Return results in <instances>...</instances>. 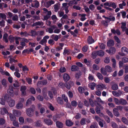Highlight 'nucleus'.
Returning a JSON list of instances; mask_svg holds the SVG:
<instances>
[{
    "label": "nucleus",
    "mask_w": 128,
    "mask_h": 128,
    "mask_svg": "<svg viewBox=\"0 0 128 128\" xmlns=\"http://www.w3.org/2000/svg\"><path fill=\"white\" fill-rule=\"evenodd\" d=\"M4 98L5 100L7 101L10 106L12 107L14 106L15 102V100L12 99L8 94H6Z\"/></svg>",
    "instance_id": "obj_1"
},
{
    "label": "nucleus",
    "mask_w": 128,
    "mask_h": 128,
    "mask_svg": "<svg viewBox=\"0 0 128 128\" xmlns=\"http://www.w3.org/2000/svg\"><path fill=\"white\" fill-rule=\"evenodd\" d=\"M35 109V107L34 105H32L30 108L27 109L26 112L27 115L29 117H32L34 115Z\"/></svg>",
    "instance_id": "obj_2"
},
{
    "label": "nucleus",
    "mask_w": 128,
    "mask_h": 128,
    "mask_svg": "<svg viewBox=\"0 0 128 128\" xmlns=\"http://www.w3.org/2000/svg\"><path fill=\"white\" fill-rule=\"evenodd\" d=\"M104 54V52L102 50L94 52H92V55L93 58H95L98 55L99 56H103Z\"/></svg>",
    "instance_id": "obj_3"
},
{
    "label": "nucleus",
    "mask_w": 128,
    "mask_h": 128,
    "mask_svg": "<svg viewBox=\"0 0 128 128\" xmlns=\"http://www.w3.org/2000/svg\"><path fill=\"white\" fill-rule=\"evenodd\" d=\"M14 88L12 85H10L9 87V88L7 90L9 94V95H10L12 97H13L14 95V94L13 90V88Z\"/></svg>",
    "instance_id": "obj_4"
},
{
    "label": "nucleus",
    "mask_w": 128,
    "mask_h": 128,
    "mask_svg": "<svg viewBox=\"0 0 128 128\" xmlns=\"http://www.w3.org/2000/svg\"><path fill=\"white\" fill-rule=\"evenodd\" d=\"M44 122L45 124L48 126L52 125L53 124V122L51 120L47 118L44 119Z\"/></svg>",
    "instance_id": "obj_5"
},
{
    "label": "nucleus",
    "mask_w": 128,
    "mask_h": 128,
    "mask_svg": "<svg viewBox=\"0 0 128 128\" xmlns=\"http://www.w3.org/2000/svg\"><path fill=\"white\" fill-rule=\"evenodd\" d=\"M106 51L110 54H113L115 53L116 49L114 47H111L110 48L109 50H106Z\"/></svg>",
    "instance_id": "obj_6"
},
{
    "label": "nucleus",
    "mask_w": 128,
    "mask_h": 128,
    "mask_svg": "<svg viewBox=\"0 0 128 128\" xmlns=\"http://www.w3.org/2000/svg\"><path fill=\"white\" fill-rule=\"evenodd\" d=\"M55 3V1L52 0H49L45 2L44 3L45 6L46 8H48L52 4H53Z\"/></svg>",
    "instance_id": "obj_7"
},
{
    "label": "nucleus",
    "mask_w": 128,
    "mask_h": 128,
    "mask_svg": "<svg viewBox=\"0 0 128 128\" xmlns=\"http://www.w3.org/2000/svg\"><path fill=\"white\" fill-rule=\"evenodd\" d=\"M40 4L36 0L34 1L33 3L32 4V6L33 7L38 8Z\"/></svg>",
    "instance_id": "obj_8"
},
{
    "label": "nucleus",
    "mask_w": 128,
    "mask_h": 128,
    "mask_svg": "<svg viewBox=\"0 0 128 128\" xmlns=\"http://www.w3.org/2000/svg\"><path fill=\"white\" fill-rule=\"evenodd\" d=\"M47 82V80H46L42 81H39L37 82V85L38 86L39 85H45L46 84Z\"/></svg>",
    "instance_id": "obj_9"
},
{
    "label": "nucleus",
    "mask_w": 128,
    "mask_h": 128,
    "mask_svg": "<svg viewBox=\"0 0 128 128\" xmlns=\"http://www.w3.org/2000/svg\"><path fill=\"white\" fill-rule=\"evenodd\" d=\"M35 126L37 127H41L42 126V122L40 120H38L35 122Z\"/></svg>",
    "instance_id": "obj_10"
},
{
    "label": "nucleus",
    "mask_w": 128,
    "mask_h": 128,
    "mask_svg": "<svg viewBox=\"0 0 128 128\" xmlns=\"http://www.w3.org/2000/svg\"><path fill=\"white\" fill-rule=\"evenodd\" d=\"M63 78L64 80L66 82L68 81L70 78V76L67 73H65L64 74Z\"/></svg>",
    "instance_id": "obj_11"
},
{
    "label": "nucleus",
    "mask_w": 128,
    "mask_h": 128,
    "mask_svg": "<svg viewBox=\"0 0 128 128\" xmlns=\"http://www.w3.org/2000/svg\"><path fill=\"white\" fill-rule=\"evenodd\" d=\"M57 27L54 25L52 26L51 27L48 28V32L49 33H52L53 32V30L56 28Z\"/></svg>",
    "instance_id": "obj_12"
},
{
    "label": "nucleus",
    "mask_w": 128,
    "mask_h": 128,
    "mask_svg": "<svg viewBox=\"0 0 128 128\" xmlns=\"http://www.w3.org/2000/svg\"><path fill=\"white\" fill-rule=\"evenodd\" d=\"M79 69V67L75 65L72 66L71 67V70L72 72L78 70Z\"/></svg>",
    "instance_id": "obj_13"
},
{
    "label": "nucleus",
    "mask_w": 128,
    "mask_h": 128,
    "mask_svg": "<svg viewBox=\"0 0 128 128\" xmlns=\"http://www.w3.org/2000/svg\"><path fill=\"white\" fill-rule=\"evenodd\" d=\"M13 114L15 116H19L21 114V112L20 111L17 110H13Z\"/></svg>",
    "instance_id": "obj_14"
},
{
    "label": "nucleus",
    "mask_w": 128,
    "mask_h": 128,
    "mask_svg": "<svg viewBox=\"0 0 128 128\" xmlns=\"http://www.w3.org/2000/svg\"><path fill=\"white\" fill-rule=\"evenodd\" d=\"M121 51L124 54H128V49L125 47L122 48Z\"/></svg>",
    "instance_id": "obj_15"
},
{
    "label": "nucleus",
    "mask_w": 128,
    "mask_h": 128,
    "mask_svg": "<svg viewBox=\"0 0 128 128\" xmlns=\"http://www.w3.org/2000/svg\"><path fill=\"white\" fill-rule=\"evenodd\" d=\"M56 126L58 128H62L63 126V124L60 121H56Z\"/></svg>",
    "instance_id": "obj_16"
},
{
    "label": "nucleus",
    "mask_w": 128,
    "mask_h": 128,
    "mask_svg": "<svg viewBox=\"0 0 128 128\" xmlns=\"http://www.w3.org/2000/svg\"><path fill=\"white\" fill-rule=\"evenodd\" d=\"M96 86V84L94 82L90 83L88 84V87L92 90L94 89V88Z\"/></svg>",
    "instance_id": "obj_17"
},
{
    "label": "nucleus",
    "mask_w": 128,
    "mask_h": 128,
    "mask_svg": "<svg viewBox=\"0 0 128 128\" xmlns=\"http://www.w3.org/2000/svg\"><path fill=\"white\" fill-rule=\"evenodd\" d=\"M105 69L108 72H110L112 71V68L109 65L106 66L105 67Z\"/></svg>",
    "instance_id": "obj_18"
},
{
    "label": "nucleus",
    "mask_w": 128,
    "mask_h": 128,
    "mask_svg": "<svg viewBox=\"0 0 128 128\" xmlns=\"http://www.w3.org/2000/svg\"><path fill=\"white\" fill-rule=\"evenodd\" d=\"M23 107V104L20 102H18L16 106V108L18 109H22Z\"/></svg>",
    "instance_id": "obj_19"
},
{
    "label": "nucleus",
    "mask_w": 128,
    "mask_h": 128,
    "mask_svg": "<svg viewBox=\"0 0 128 128\" xmlns=\"http://www.w3.org/2000/svg\"><path fill=\"white\" fill-rule=\"evenodd\" d=\"M97 88L99 90H102L104 89H106L105 85L102 84H100L98 85L97 86Z\"/></svg>",
    "instance_id": "obj_20"
},
{
    "label": "nucleus",
    "mask_w": 128,
    "mask_h": 128,
    "mask_svg": "<svg viewBox=\"0 0 128 128\" xmlns=\"http://www.w3.org/2000/svg\"><path fill=\"white\" fill-rule=\"evenodd\" d=\"M113 113L116 116H118L120 115L119 113L118 112V109L116 108H114L113 110Z\"/></svg>",
    "instance_id": "obj_21"
},
{
    "label": "nucleus",
    "mask_w": 128,
    "mask_h": 128,
    "mask_svg": "<svg viewBox=\"0 0 128 128\" xmlns=\"http://www.w3.org/2000/svg\"><path fill=\"white\" fill-rule=\"evenodd\" d=\"M120 104H121L122 105H126L127 103L126 100L123 98H120Z\"/></svg>",
    "instance_id": "obj_22"
},
{
    "label": "nucleus",
    "mask_w": 128,
    "mask_h": 128,
    "mask_svg": "<svg viewBox=\"0 0 128 128\" xmlns=\"http://www.w3.org/2000/svg\"><path fill=\"white\" fill-rule=\"evenodd\" d=\"M87 41L89 44H90L93 43L94 42V40L92 36H89L88 38Z\"/></svg>",
    "instance_id": "obj_23"
},
{
    "label": "nucleus",
    "mask_w": 128,
    "mask_h": 128,
    "mask_svg": "<svg viewBox=\"0 0 128 128\" xmlns=\"http://www.w3.org/2000/svg\"><path fill=\"white\" fill-rule=\"evenodd\" d=\"M66 126H71L73 124V122L70 120H67L66 122Z\"/></svg>",
    "instance_id": "obj_24"
},
{
    "label": "nucleus",
    "mask_w": 128,
    "mask_h": 128,
    "mask_svg": "<svg viewBox=\"0 0 128 128\" xmlns=\"http://www.w3.org/2000/svg\"><path fill=\"white\" fill-rule=\"evenodd\" d=\"M78 3L76 0H72L70 2L68 5L70 6H72L73 4H76Z\"/></svg>",
    "instance_id": "obj_25"
},
{
    "label": "nucleus",
    "mask_w": 128,
    "mask_h": 128,
    "mask_svg": "<svg viewBox=\"0 0 128 128\" xmlns=\"http://www.w3.org/2000/svg\"><path fill=\"white\" fill-rule=\"evenodd\" d=\"M107 45L108 46H113L114 44V42L112 40H110L107 42Z\"/></svg>",
    "instance_id": "obj_26"
},
{
    "label": "nucleus",
    "mask_w": 128,
    "mask_h": 128,
    "mask_svg": "<svg viewBox=\"0 0 128 128\" xmlns=\"http://www.w3.org/2000/svg\"><path fill=\"white\" fill-rule=\"evenodd\" d=\"M100 72L104 76L107 74V71L103 68H102L100 69Z\"/></svg>",
    "instance_id": "obj_27"
},
{
    "label": "nucleus",
    "mask_w": 128,
    "mask_h": 128,
    "mask_svg": "<svg viewBox=\"0 0 128 128\" xmlns=\"http://www.w3.org/2000/svg\"><path fill=\"white\" fill-rule=\"evenodd\" d=\"M0 113L2 115H4L5 114L8 113L7 110L5 108H3L1 109Z\"/></svg>",
    "instance_id": "obj_28"
},
{
    "label": "nucleus",
    "mask_w": 128,
    "mask_h": 128,
    "mask_svg": "<svg viewBox=\"0 0 128 128\" xmlns=\"http://www.w3.org/2000/svg\"><path fill=\"white\" fill-rule=\"evenodd\" d=\"M9 116L10 118V120L13 122L16 120V118L13 115L11 114H9Z\"/></svg>",
    "instance_id": "obj_29"
},
{
    "label": "nucleus",
    "mask_w": 128,
    "mask_h": 128,
    "mask_svg": "<svg viewBox=\"0 0 128 128\" xmlns=\"http://www.w3.org/2000/svg\"><path fill=\"white\" fill-rule=\"evenodd\" d=\"M59 36L57 35H55L52 34L51 36L52 38L55 41H58L59 38Z\"/></svg>",
    "instance_id": "obj_30"
},
{
    "label": "nucleus",
    "mask_w": 128,
    "mask_h": 128,
    "mask_svg": "<svg viewBox=\"0 0 128 128\" xmlns=\"http://www.w3.org/2000/svg\"><path fill=\"white\" fill-rule=\"evenodd\" d=\"M126 3L124 1H122V3L119 4L118 6L120 8L122 9L123 8V7L126 6Z\"/></svg>",
    "instance_id": "obj_31"
},
{
    "label": "nucleus",
    "mask_w": 128,
    "mask_h": 128,
    "mask_svg": "<svg viewBox=\"0 0 128 128\" xmlns=\"http://www.w3.org/2000/svg\"><path fill=\"white\" fill-rule=\"evenodd\" d=\"M12 19L13 20L15 21H17L18 20V16L17 15L14 14L12 17Z\"/></svg>",
    "instance_id": "obj_32"
},
{
    "label": "nucleus",
    "mask_w": 128,
    "mask_h": 128,
    "mask_svg": "<svg viewBox=\"0 0 128 128\" xmlns=\"http://www.w3.org/2000/svg\"><path fill=\"white\" fill-rule=\"evenodd\" d=\"M8 37V35L6 33L4 34L3 36V40H4L6 42H8V40L7 39Z\"/></svg>",
    "instance_id": "obj_33"
},
{
    "label": "nucleus",
    "mask_w": 128,
    "mask_h": 128,
    "mask_svg": "<svg viewBox=\"0 0 128 128\" xmlns=\"http://www.w3.org/2000/svg\"><path fill=\"white\" fill-rule=\"evenodd\" d=\"M42 10L44 11L47 12V14H46V15L49 16L50 17L52 14V12L50 11H48L47 9L44 8H43Z\"/></svg>",
    "instance_id": "obj_34"
},
{
    "label": "nucleus",
    "mask_w": 128,
    "mask_h": 128,
    "mask_svg": "<svg viewBox=\"0 0 128 128\" xmlns=\"http://www.w3.org/2000/svg\"><path fill=\"white\" fill-rule=\"evenodd\" d=\"M122 25L121 26V28L122 29V30L123 31H124L126 28V23L125 22H122Z\"/></svg>",
    "instance_id": "obj_35"
},
{
    "label": "nucleus",
    "mask_w": 128,
    "mask_h": 128,
    "mask_svg": "<svg viewBox=\"0 0 128 128\" xmlns=\"http://www.w3.org/2000/svg\"><path fill=\"white\" fill-rule=\"evenodd\" d=\"M6 16L4 13H0V18H1L3 20H5L6 19Z\"/></svg>",
    "instance_id": "obj_36"
},
{
    "label": "nucleus",
    "mask_w": 128,
    "mask_h": 128,
    "mask_svg": "<svg viewBox=\"0 0 128 128\" xmlns=\"http://www.w3.org/2000/svg\"><path fill=\"white\" fill-rule=\"evenodd\" d=\"M1 82L2 84L5 88L7 87V83L6 80L5 79H3L2 81Z\"/></svg>",
    "instance_id": "obj_37"
},
{
    "label": "nucleus",
    "mask_w": 128,
    "mask_h": 128,
    "mask_svg": "<svg viewBox=\"0 0 128 128\" xmlns=\"http://www.w3.org/2000/svg\"><path fill=\"white\" fill-rule=\"evenodd\" d=\"M20 34L22 36H24L25 37H28L29 35L26 31H25L24 32H21Z\"/></svg>",
    "instance_id": "obj_38"
},
{
    "label": "nucleus",
    "mask_w": 128,
    "mask_h": 128,
    "mask_svg": "<svg viewBox=\"0 0 128 128\" xmlns=\"http://www.w3.org/2000/svg\"><path fill=\"white\" fill-rule=\"evenodd\" d=\"M57 101L58 103L60 104H63V101L61 98L58 97L57 98Z\"/></svg>",
    "instance_id": "obj_39"
},
{
    "label": "nucleus",
    "mask_w": 128,
    "mask_h": 128,
    "mask_svg": "<svg viewBox=\"0 0 128 128\" xmlns=\"http://www.w3.org/2000/svg\"><path fill=\"white\" fill-rule=\"evenodd\" d=\"M112 94L114 96L116 97H119L120 96V94L116 91H112Z\"/></svg>",
    "instance_id": "obj_40"
},
{
    "label": "nucleus",
    "mask_w": 128,
    "mask_h": 128,
    "mask_svg": "<svg viewBox=\"0 0 128 128\" xmlns=\"http://www.w3.org/2000/svg\"><path fill=\"white\" fill-rule=\"evenodd\" d=\"M13 125L16 127H18L19 126V124L18 121L16 120L12 122Z\"/></svg>",
    "instance_id": "obj_41"
},
{
    "label": "nucleus",
    "mask_w": 128,
    "mask_h": 128,
    "mask_svg": "<svg viewBox=\"0 0 128 128\" xmlns=\"http://www.w3.org/2000/svg\"><path fill=\"white\" fill-rule=\"evenodd\" d=\"M54 9L55 12H57L59 8V6L57 4H54Z\"/></svg>",
    "instance_id": "obj_42"
},
{
    "label": "nucleus",
    "mask_w": 128,
    "mask_h": 128,
    "mask_svg": "<svg viewBox=\"0 0 128 128\" xmlns=\"http://www.w3.org/2000/svg\"><path fill=\"white\" fill-rule=\"evenodd\" d=\"M118 86L116 84H113L112 86V89L114 90H116L118 89Z\"/></svg>",
    "instance_id": "obj_43"
},
{
    "label": "nucleus",
    "mask_w": 128,
    "mask_h": 128,
    "mask_svg": "<svg viewBox=\"0 0 128 128\" xmlns=\"http://www.w3.org/2000/svg\"><path fill=\"white\" fill-rule=\"evenodd\" d=\"M110 7H112L113 8H116V5L114 2H110Z\"/></svg>",
    "instance_id": "obj_44"
},
{
    "label": "nucleus",
    "mask_w": 128,
    "mask_h": 128,
    "mask_svg": "<svg viewBox=\"0 0 128 128\" xmlns=\"http://www.w3.org/2000/svg\"><path fill=\"white\" fill-rule=\"evenodd\" d=\"M19 120L20 124H23L24 122V120L23 117H20L19 118Z\"/></svg>",
    "instance_id": "obj_45"
},
{
    "label": "nucleus",
    "mask_w": 128,
    "mask_h": 128,
    "mask_svg": "<svg viewBox=\"0 0 128 128\" xmlns=\"http://www.w3.org/2000/svg\"><path fill=\"white\" fill-rule=\"evenodd\" d=\"M97 76L100 80H102L103 79V76L100 73L98 72L97 73Z\"/></svg>",
    "instance_id": "obj_46"
},
{
    "label": "nucleus",
    "mask_w": 128,
    "mask_h": 128,
    "mask_svg": "<svg viewBox=\"0 0 128 128\" xmlns=\"http://www.w3.org/2000/svg\"><path fill=\"white\" fill-rule=\"evenodd\" d=\"M112 67L115 68L116 67V60L115 59L113 58L112 59Z\"/></svg>",
    "instance_id": "obj_47"
},
{
    "label": "nucleus",
    "mask_w": 128,
    "mask_h": 128,
    "mask_svg": "<svg viewBox=\"0 0 128 128\" xmlns=\"http://www.w3.org/2000/svg\"><path fill=\"white\" fill-rule=\"evenodd\" d=\"M98 124L96 122L93 123L90 127V128H97Z\"/></svg>",
    "instance_id": "obj_48"
},
{
    "label": "nucleus",
    "mask_w": 128,
    "mask_h": 128,
    "mask_svg": "<svg viewBox=\"0 0 128 128\" xmlns=\"http://www.w3.org/2000/svg\"><path fill=\"white\" fill-rule=\"evenodd\" d=\"M114 101L116 104L118 105H120V100H118V98H114Z\"/></svg>",
    "instance_id": "obj_49"
},
{
    "label": "nucleus",
    "mask_w": 128,
    "mask_h": 128,
    "mask_svg": "<svg viewBox=\"0 0 128 128\" xmlns=\"http://www.w3.org/2000/svg\"><path fill=\"white\" fill-rule=\"evenodd\" d=\"M99 46L102 49H104L105 48V45L103 43H99Z\"/></svg>",
    "instance_id": "obj_50"
},
{
    "label": "nucleus",
    "mask_w": 128,
    "mask_h": 128,
    "mask_svg": "<svg viewBox=\"0 0 128 128\" xmlns=\"http://www.w3.org/2000/svg\"><path fill=\"white\" fill-rule=\"evenodd\" d=\"M32 103V101L30 100V99H28L26 101V105L28 106L30 104Z\"/></svg>",
    "instance_id": "obj_51"
},
{
    "label": "nucleus",
    "mask_w": 128,
    "mask_h": 128,
    "mask_svg": "<svg viewBox=\"0 0 128 128\" xmlns=\"http://www.w3.org/2000/svg\"><path fill=\"white\" fill-rule=\"evenodd\" d=\"M5 22L3 20H1L0 22V26L2 27L5 26Z\"/></svg>",
    "instance_id": "obj_52"
},
{
    "label": "nucleus",
    "mask_w": 128,
    "mask_h": 128,
    "mask_svg": "<svg viewBox=\"0 0 128 128\" xmlns=\"http://www.w3.org/2000/svg\"><path fill=\"white\" fill-rule=\"evenodd\" d=\"M122 121L123 122L126 124H128V121L127 119L123 117L122 118Z\"/></svg>",
    "instance_id": "obj_53"
},
{
    "label": "nucleus",
    "mask_w": 128,
    "mask_h": 128,
    "mask_svg": "<svg viewBox=\"0 0 128 128\" xmlns=\"http://www.w3.org/2000/svg\"><path fill=\"white\" fill-rule=\"evenodd\" d=\"M92 68L95 70H99V68L98 66L95 64H94L92 66Z\"/></svg>",
    "instance_id": "obj_54"
},
{
    "label": "nucleus",
    "mask_w": 128,
    "mask_h": 128,
    "mask_svg": "<svg viewBox=\"0 0 128 128\" xmlns=\"http://www.w3.org/2000/svg\"><path fill=\"white\" fill-rule=\"evenodd\" d=\"M88 79L90 81H92L93 80H95L94 76L91 74H90L89 75Z\"/></svg>",
    "instance_id": "obj_55"
},
{
    "label": "nucleus",
    "mask_w": 128,
    "mask_h": 128,
    "mask_svg": "<svg viewBox=\"0 0 128 128\" xmlns=\"http://www.w3.org/2000/svg\"><path fill=\"white\" fill-rule=\"evenodd\" d=\"M71 105L74 107H76L77 105V103L75 100H73L72 101Z\"/></svg>",
    "instance_id": "obj_56"
},
{
    "label": "nucleus",
    "mask_w": 128,
    "mask_h": 128,
    "mask_svg": "<svg viewBox=\"0 0 128 128\" xmlns=\"http://www.w3.org/2000/svg\"><path fill=\"white\" fill-rule=\"evenodd\" d=\"M26 80L29 84H32V80L31 78H26Z\"/></svg>",
    "instance_id": "obj_57"
},
{
    "label": "nucleus",
    "mask_w": 128,
    "mask_h": 128,
    "mask_svg": "<svg viewBox=\"0 0 128 128\" xmlns=\"http://www.w3.org/2000/svg\"><path fill=\"white\" fill-rule=\"evenodd\" d=\"M60 72L61 73L64 72L66 71V69L65 67H61L59 70Z\"/></svg>",
    "instance_id": "obj_58"
},
{
    "label": "nucleus",
    "mask_w": 128,
    "mask_h": 128,
    "mask_svg": "<svg viewBox=\"0 0 128 128\" xmlns=\"http://www.w3.org/2000/svg\"><path fill=\"white\" fill-rule=\"evenodd\" d=\"M112 126L113 128H118V126L117 124L114 122H112L111 123Z\"/></svg>",
    "instance_id": "obj_59"
},
{
    "label": "nucleus",
    "mask_w": 128,
    "mask_h": 128,
    "mask_svg": "<svg viewBox=\"0 0 128 128\" xmlns=\"http://www.w3.org/2000/svg\"><path fill=\"white\" fill-rule=\"evenodd\" d=\"M104 81L106 83H108L110 81V79L108 77H105L104 78Z\"/></svg>",
    "instance_id": "obj_60"
},
{
    "label": "nucleus",
    "mask_w": 128,
    "mask_h": 128,
    "mask_svg": "<svg viewBox=\"0 0 128 128\" xmlns=\"http://www.w3.org/2000/svg\"><path fill=\"white\" fill-rule=\"evenodd\" d=\"M31 34V36H35L36 34V31L33 30H31L30 32Z\"/></svg>",
    "instance_id": "obj_61"
},
{
    "label": "nucleus",
    "mask_w": 128,
    "mask_h": 128,
    "mask_svg": "<svg viewBox=\"0 0 128 128\" xmlns=\"http://www.w3.org/2000/svg\"><path fill=\"white\" fill-rule=\"evenodd\" d=\"M13 86L15 87L18 88L20 86V85L18 82L17 81H16L15 82V83L13 84Z\"/></svg>",
    "instance_id": "obj_62"
},
{
    "label": "nucleus",
    "mask_w": 128,
    "mask_h": 128,
    "mask_svg": "<svg viewBox=\"0 0 128 128\" xmlns=\"http://www.w3.org/2000/svg\"><path fill=\"white\" fill-rule=\"evenodd\" d=\"M104 62L107 64L109 63L110 62V60L109 58L108 57H106L104 60Z\"/></svg>",
    "instance_id": "obj_63"
},
{
    "label": "nucleus",
    "mask_w": 128,
    "mask_h": 128,
    "mask_svg": "<svg viewBox=\"0 0 128 128\" xmlns=\"http://www.w3.org/2000/svg\"><path fill=\"white\" fill-rule=\"evenodd\" d=\"M122 60L124 62H128V58L126 57H124L122 58Z\"/></svg>",
    "instance_id": "obj_64"
}]
</instances>
